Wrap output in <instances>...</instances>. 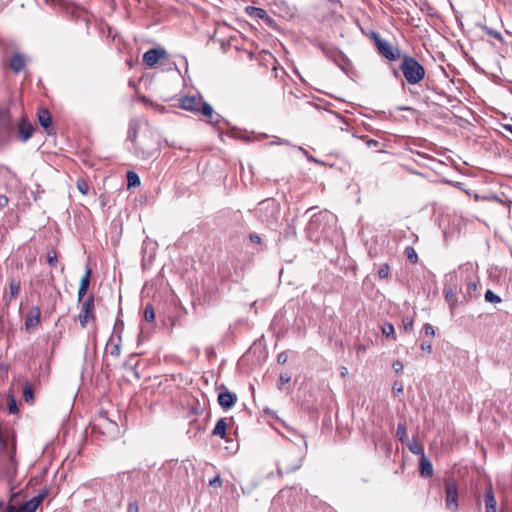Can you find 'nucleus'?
<instances>
[{"mask_svg":"<svg viewBox=\"0 0 512 512\" xmlns=\"http://www.w3.org/2000/svg\"><path fill=\"white\" fill-rule=\"evenodd\" d=\"M304 446L303 449L296 445H290L280 452L277 460L278 476L295 472L301 468L305 458V449L307 448L306 441H304Z\"/></svg>","mask_w":512,"mask_h":512,"instance_id":"obj_1","label":"nucleus"},{"mask_svg":"<svg viewBox=\"0 0 512 512\" xmlns=\"http://www.w3.org/2000/svg\"><path fill=\"white\" fill-rule=\"evenodd\" d=\"M335 222V216L328 211H320L313 214L305 228L307 237L311 241L318 242L322 237L328 235Z\"/></svg>","mask_w":512,"mask_h":512,"instance_id":"obj_2","label":"nucleus"},{"mask_svg":"<svg viewBox=\"0 0 512 512\" xmlns=\"http://www.w3.org/2000/svg\"><path fill=\"white\" fill-rule=\"evenodd\" d=\"M401 60L399 69L407 83L410 85L419 84L425 77V68L423 65L416 58L407 54L404 55Z\"/></svg>","mask_w":512,"mask_h":512,"instance_id":"obj_3","label":"nucleus"},{"mask_svg":"<svg viewBox=\"0 0 512 512\" xmlns=\"http://www.w3.org/2000/svg\"><path fill=\"white\" fill-rule=\"evenodd\" d=\"M133 147L134 154L141 160L152 159L158 154V143L151 133L143 134Z\"/></svg>","mask_w":512,"mask_h":512,"instance_id":"obj_4","label":"nucleus"},{"mask_svg":"<svg viewBox=\"0 0 512 512\" xmlns=\"http://www.w3.org/2000/svg\"><path fill=\"white\" fill-rule=\"evenodd\" d=\"M461 276H465L466 288L463 292L466 301H470L477 297L478 277L475 276V267L472 263L468 262L461 265L458 269Z\"/></svg>","mask_w":512,"mask_h":512,"instance_id":"obj_5","label":"nucleus"},{"mask_svg":"<svg viewBox=\"0 0 512 512\" xmlns=\"http://www.w3.org/2000/svg\"><path fill=\"white\" fill-rule=\"evenodd\" d=\"M370 38L374 41L378 52L381 56L385 57L390 61H396L401 57V51L398 47L393 46L388 41L382 39L377 32H372Z\"/></svg>","mask_w":512,"mask_h":512,"instance_id":"obj_6","label":"nucleus"},{"mask_svg":"<svg viewBox=\"0 0 512 512\" xmlns=\"http://www.w3.org/2000/svg\"><path fill=\"white\" fill-rule=\"evenodd\" d=\"M445 506L448 510L452 512H456L459 504H458V487L456 482L453 479L445 480Z\"/></svg>","mask_w":512,"mask_h":512,"instance_id":"obj_7","label":"nucleus"},{"mask_svg":"<svg viewBox=\"0 0 512 512\" xmlns=\"http://www.w3.org/2000/svg\"><path fill=\"white\" fill-rule=\"evenodd\" d=\"M77 318L82 328H85L90 320H95L93 295L83 301Z\"/></svg>","mask_w":512,"mask_h":512,"instance_id":"obj_8","label":"nucleus"},{"mask_svg":"<svg viewBox=\"0 0 512 512\" xmlns=\"http://www.w3.org/2000/svg\"><path fill=\"white\" fill-rule=\"evenodd\" d=\"M319 47L323 54L328 59L332 60L337 66L342 68L343 65L346 63L347 57L338 48L324 44H321Z\"/></svg>","mask_w":512,"mask_h":512,"instance_id":"obj_9","label":"nucleus"},{"mask_svg":"<svg viewBox=\"0 0 512 512\" xmlns=\"http://www.w3.org/2000/svg\"><path fill=\"white\" fill-rule=\"evenodd\" d=\"M167 56V52L163 48H153L146 51L143 55V62L148 67L155 66L161 58Z\"/></svg>","mask_w":512,"mask_h":512,"instance_id":"obj_10","label":"nucleus"},{"mask_svg":"<svg viewBox=\"0 0 512 512\" xmlns=\"http://www.w3.org/2000/svg\"><path fill=\"white\" fill-rule=\"evenodd\" d=\"M45 496L46 491L39 493L32 499L26 501L16 512H35Z\"/></svg>","mask_w":512,"mask_h":512,"instance_id":"obj_11","label":"nucleus"},{"mask_svg":"<svg viewBox=\"0 0 512 512\" xmlns=\"http://www.w3.org/2000/svg\"><path fill=\"white\" fill-rule=\"evenodd\" d=\"M41 311L39 307H33L26 316L25 328L30 331L40 324Z\"/></svg>","mask_w":512,"mask_h":512,"instance_id":"obj_12","label":"nucleus"},{"mask_svg":"<svg viewBox=\"0 0 512 512\" xmlns=\"http://www.w3.org/2000/svg\"><path fill=\"white\" fill-rule=\"evenodd\" d=\"M202 104L203 100L197 96H186L181 100V107L192 112H198Z\"/></svg>","mask_w":512,"mask_h":512,"instance_id":"obj_13","label":"nucleus"},{"mask_svg":"<svg viewBox=\"0 0 512 512\" xmlns=\"http://www.w3.org/2000/svg\"><path fill=\"white\" fill-rule=\"evenodd\" d=\"M484 500L485 512H497V502L491 485H489L484 492Z\"/></svg>","mask_w":512,"mask_h":512,"instance_id":"obj_14","label":"nucleus"},{"mask_svg":"<svg viewBox=\"0 0 512 512\" xmlns=\"http://www.w3.org/2000/svg\"><path fill=\"white\" fill-rule=\"evenodd\" d=\"M236 400V395L229 391L221 392L218 395V403L224 410L232 408Z\"/></svg>","mask_w":512,"mask_h":512,"instance_id":"obj_15","label":"nucleus"},{"mask_svg":"<svg viewBox=\"0 0 512 512\" xmlns=\"http://www.w3.org/2000/svg\"><path fill=\"white\" fill-rule=\"evenodd\" d=\"M18 130L20 138L23 142H26L33 135L34 128L31 123L22 118L18 124Z\"/></svg>","mask_w":512,"mask_h":512,"instance_id":"obj_16","label":"nucleus"},{"mask_svg":"<svg viewBox=\"0 0 512 512\" xmlns=\"http://www.w3.org/2000/svg\"><path fill=\"white\" fill-rule=\"evenodd\" d=\"M203 116L208 118L210 123H218L220 119V115L215 113L212 106L206 102H203L199 111Z\"/></svg>","mask_w":512,"mask_h":512,"instance_id":"obj_17","label":"nucleus"},{"mask_svg":"<svg viewBox=\"0 0 512 512\" xmlns=\"http://www.w3.org/2000/svg\"><path fill=\"white\" fill-rule=\"evenodd\" d=\"M246 13L252 17L265 20L266 22L272 21V18L267 14L266 10H264L263 8L247 6Z\"/></svg>","mask_w":512,"mask_h":512,"instance_id":"obj_18","label":"nucleus"},{"mask_svg":"<svg viewBox=\"0 0 512 512\" xmlns=\"http://www.w3.org/2000/svg\"><path fill=\"white\" fill-rule=\"evenodd\" d=\"M24 66H25V59L21 54L16 53L10 58L9 67L14 72H16V73L20 72L24 68Z\"/></svg>","mask_w":512,"mask_h":512,"instance_id":"obj_19","label":"nucleus"},{"mask_svg":"<svg viewBox=\"0 0 512 512\" xmlns=\"http://www.w3.org/2000/svg\"><path fill=\"white\" fill-rule=\"evenodd\" d=\"M37 116H38V121H39L40 125L43 128L48 129L51 125L50 112L45 108H40L37 112Z\"/></svg>","mask_w":512,"mask_h":512,"instance_id":"obj_20","label":"nucleus"},{"mask_svg":"<svg viewBox=\"0 0 512 512\" xmlns=\"http://www.w3.org/2000/svg\"><path fill=\"white\" fill-rule=\"evenodd\" d=\"M106 353L117 358L121 353L120 339L118 342L113 341V337L111 336L107 345H106Z\"/></svg>","mask_w":512,"mask_h":512,"instance_id":"obj_21","label":"nucleus"},{"mask_svg":"<svg viewBox=\"0 0 512 512\" xmlns=\"http://www.w3.org/2000/svg\"><path fill=\"white\" fill-rule=\"evenodd\" d=\"M420 472L424 477H430L433 473V467L428 458L423 455L420 459Z\"/></svg>","mask_w":512,"mask_h":512,"instance_id":"obj_22","label":"nucleus"},{"mask_svg":"<svg viewBox=\"0 0 512 512\" xmlns=\"http://www.w3.org/2000/svg\"><path fill=\"white\" fill-rule=\"evenodd\" d=\"M138 128H139V125L136 121H131L129 123V129H128V133H127V140L128 141H131L133 143V146L139 142V140L137 139V135H138Z\"/></svg>","mask_w":512,"mask_h":512,"instance_id":"obj_23","label":"nucleus"},{"mask_svg":"<svg viewBox=\"0 0 512 512\" xmlns=\"http://www.w3.org/2000/svg\"><path fill=\"white\" fill-rule=\"evenodd\" d=\"M226 429H227V422H226V419L225 418H221L217 421L213 431H212V434L214 436H219L221 438H224L225 437V434H226Z\"/></svg>","mask_w":512,"mask_h":512,"instance_id":"obj_24","label":"nucleus"},{"mask_svg":"<svg viewBox=\"0 0 512 512\" xmlns=\"http://www.w3.org/2000/svg\"><path fill=\"white\" fill-rule=\"evenodd\" d=\"M9 289H10V297L9 301L16 298L20 293V282L16 280H11L9 283Z\"/></svg>","mask_w":512,"mask_h":512,"instance_id":"obj_25","label":"nucleus"},{"mask_svg":"<svg viewBox=\"0 0 512 512\" xmlns=\"http://www.w3.org/2000/svg\"><path fill=\"white\" fill-rule=\"evenodd\" d=\"M444 295L446 301L449 302L450 309L453 310L455 308V292L452 288H444Z\"/></svg>","mask_w":512,"mask_h":512,"instance_id":"obj_26","label":"nucleus"},{"mask_svg":"<svg viewBox=\"0 0 512 512\" xmlns=\"http://www.w3.org/2000/svg\"><path fill=\"white\" fill-rule=\"evenodd\" d=\"M23 397L27 403H33L34 401L33 390L29 383H25L23 387Z\"/></svg>","mask_w":512,"mask_h":512,"instance_id":"obj_27","label":"nucleus"},{"mask_svg":"<svg viewBox=\"0 0 512 512\" xmlns=\"http://www.w3.org/2000/svg\"><path fill=\"white\" fill-rule=\"evenodd\" d=\"M144 319L147 322H153L155 320V311L152 304H147L144 309Z\"/></svg>","mask_w":512,"mask_h":512,"instance_id":"obj_28","label":"nucleus"},{"mask_svg":"<svg viewBox=\"0 0 512 512\" xmlns=\"http://www.w3.org/2000/svg\"><path fill=\"white\" fill-rule=\"evenodd\" d=\"M127 180H128V187H136V186L140 185V178L133 171H129L127 173Z\"/></svg>","mask_w":512,"mask_h":512,"instance_id":"obj_29","label":"nucleus"},{"mask_svg":"<svg viewBox=\"0 0 512 512\" xmlns=\"http://www.w3.org/2000/svg\"><path fill=\"white\" fill-rule=\"evenodd\" d=\"M409 450L415 455H424V448L418 441H412L409 444Z\"/></svg>","mask_w":512,"mask_h":512,"instance_id":"obj_30","label":"nucleus"},{"mask_svg":"<svg viewBox=\"0 0 512 512\" xmlns=\"http://www.w3.org/2000/svg\"><path fill=\"white\" fill-rule=\"evenodd\" d=\"M405 254L407 256V259L413 263V264H416L419 260L418 258V255H417V252L415 251V249L411 246H408L405 248Z\"/></svg>","mask_w":512,"mask_h":512,"instance_id":"obj_31","label":"nucleus"},{"mask_svg":"<svg viewBox=\"0 0 512 512\" xmlns=\"http://www.w3.org/2000/svg\"><path fill=\"white\" fill-rule=\"evenodd\" d=\"M382 333L387 338H392L393 340L396 339L394 326L391 323H386L382 326Z\"/></svg>","mask_w":512,"mask_h":512,"instance_id":"obj_32","label":"nucleus"},{"mask_svg":"<svg viewBox=\"0 0 512 512\" xmlns=\"http://www.w3.org/2000/svg\"><path fill=\"white\" fill-rule=\"evenodd\" d=\"M91 273H92L91 269L89 267H87L84 276L81 278L79 287L88 290L89 284H90Z\"/></svg>","mask_w":512,"mask_h":512,"instance_id":"obj_33","label":"nucleus"},{"mask_svg":"<svg viewBox=\"0 0 512 512\" xmlns=\"http://www.w3.org/2000/svg\"><path fill=\"white\" fill-rule=\"evenodd\" d=\"M396 436L401 442H404L407 438V429L405 424L399 423L396 430Z\"/></svg>","mask_w":512,"mask_h":512,"instance_id":"obj_34","label":"nucleus"},{"mask_svg":"<svg viewBox=\"0 0 512 512\" xmlns=\"http://www.w3.org/2000/svg\"><path fill=\"white\" fill-rule=\"evenodd\" d=\"M485 300L491 303L501 302V298L490 289H488L485 293Z\"/></svg>","mask_w":512,"mask_h":512,"instance_id":"obj_35","label":"nucleus"},{"mask_svg":"<svg viewBox=\"0 0 512 512\" xmlns=\"http://www.w3.org/2000/svg\"><path fill=\"white\" fill-rule=\"evenodd\" d=\"M414 320L410 316H405L402 319V326L406 332H411L413 330Z\"/></svg>","mask_w":512,"mask_h":512,"instance_id":"obj_36","label":"nucleus"},{"mask_svg":"<svg viewBox=\"0 0 512 512\" xmlns=\"http://www.w3.org/2000/svg\"><path fill=\"white\" fill-rule=\"evenodd\" d=\"M47 262L50 266L55 267L58 263L57 252L55 250H50L47 253Z\"/></svg>","mask_w":512,"mask_h":512,"instance_id":"obj_37","label":"nucleus"},{"mask_svg":"<svg viewBox=\"0 0 512 512\" xmlns=\"http://www.w3.org/2000/svg\"><path fill=\"white\" fill-rule=\"evenodd\" d=\"M390 267L387 263L382 264L378 270V276L380 279H386L389 276Z\"/></svg>","mask_w":512,"mask_h":512,"instance_id":"obj_38","label":"nucleus"},{"mask_svg":"<svg viewBox=\"0 0 512 512\" xmlns=\"http://www.w3.org/2000/svg\"><path fill=\"white\" fill-rule=\"evenodd\" d=\"M77 188H78L79 192L83 195H86L89 190L88 185L84 180L77 181Z\"/></svg>","mask_w":512,"mask_h":512,"instance_id":"obj_39","label":"nucleus"},{"mask_svg":"<svg viewBox=\"0 0 512 512\" xmlns=\"http://www.w3.org/2000/svg\"><path fill=\"white\" fill-rule=\"evenodd\" d=\"M8 411L11 413V414H16L18 412V406H17V403L15 401V399L12 397L9 399L8 401Z\"/></svg>","mask_w":512,"mask_h":512,"instance_id":"obj_40","label":"nucleus"},{"mask_svg":"<svg viewBox=\"0 0 512 512\" xmlns=\"http://www.w3.org/2000/svg\"><path fill=\"white\" fill-rule=\"evenodd\" d=\"M392 392L394 395H399L403 392V385L401 382L395 381L392 386Z\"/></svg>","mask_w":512,"mask_h":512,"instance_id":"obj_41","label":"nucleus"},{"mask_svg":"<svg viewBox=\"0 0 512 512\" xmlns=\"http://www.w3.org/2000/svg\"><path fill=\"white\" fill-rule=\"evenodd\" d=\"M392 368L393 370L397 373V374H400L403 372V364L401 361L399 360H396L393 362L392 364Z\"/></svg>","mask_w":512,"mask_h":512,"instance_id":"obj_42","label":"nucleus"},{"mask_svg":"<svg viewBox=\"0 0 512 512\" xmlns=\"http://www.w3.org/2000/svg\"><path fill=\"white\" fill-rule=\"evenodd\" d=\"M209 485L212 487H221L222 481L219 475L215 476L213 479L209 481Z\"/></svg>","mask_w":512,"mask_h":512,"instance_id":"obj_43","label":"nucleus"},{"mask_svg":"<svg viewBox=\"0 0 512 512\" xmlns=\"http://www.w3.org/2000/svg\"><path fill=\"white\" fill-rule=\"evenodd\" d=\"M424 331H425V334L428 335V336H434L435 335V330L433 328V326L429 323H426L424 325Z\"/></svg>","mask_w":512,"mask_h":512,"instance_id":"obj_44","label":"nucleus"},{"mask_svg":"<svg viewBox=\"0 0 512 512\" xmlns=\"http://www.w3.org/2000/svg\"><path fill=\"white\" fill-rule=\"evenodd\" d=\"M288 360V355L286 354V352H281L277 355V362L279 364H285Z\"/></svg>","mask_w":512,"mask_h":512,"instance_id":"obj_45","label":"nucleus"},{"mask_svg":"<svg viewBox=\"0 0 512 512\" xmlns=\"http://www.w3.org/2000/svg\"><path fill=\"white\" fill-rule=\"evenodd\" d=\"M486 31L489 35H491L493 38L495 39H498V40H502V35L501 33H499L498 31L496 30H493V29H488L486 28Z\"/></svg>","mask_w":512,"mask_h":512,"instance_id":"obj_46","label":"nucleus"},{"mask_svg":"<svg viewBox=\"0 0 512 512\" xmlns=\"http://www.w3.org/2000/svg\"><path fill=\"white\" fill-rule=\"evenodd\" d=\"M127 512H139V506L137 502H130L127 507Z\"/></svg>","mask_w":512,"mask_h":512,"instance_id":"obj_47","label":"nucleus"},{"mask_svg":"<svg viewBox=\"0 0 512 512\" xmlns=\"http://www.w3.org/2000/svg\"><path fill=\"white\" fill-rule=\"evenodd\" d=\"M355 349H356L358 356H360L361 354H364L367 350V348L364 344H356Z\"/></svg>","mask_w":512,"mask_h":512,"instance_id":"obj_48","label":"nucleus"},{"mask_svg":"<svg viewBox=\"0 0 512 512\" xmlns=\"http://www.w3.org/2000/svg\"><path fill=\"white\" fill-rule=\"evenodd\" d=\"M421 349L423 351H426V352L430 353L432 351V345H431L430 342L424 341V342L421 343Z\"/></svg>","mask_w":512,"mask_h":512,"instance_id":"obj_49","label":"nucleus"},{"mask_svg":"<svg viewBox=\"0 0 512 512\" xmlns=\"http://www.w3.org/2000/svg\"><path fill=\"white\" fill-rule=\"evenodd\" d=\"M366 145L368 148H372V147H378L380 145V143L375 139H367Z\"/></svg>","mask_w":512,"mask_h":512,"instance_id":"obj_50","label":"nucleus"},{"mask_svg":"<svg viewBox=\"0 0 512 512\" xmlns=\"http://www.w3.org/2000/svg\"><path fill=\"white\" fill-rule=\"evenodd\" d=\"M279 380H280L281 384H286V383L290 382L291 377L288 374H281L279 377Z\"/></svg>","mask_w":512,"mask_h":512,"instance_id":"obj_51","label":"nucleus"},{"mask_svg":"<svg viewBox=\"0 0 512 512\" xmlns=\"http://www.w3.org/2000/svg\"><path fill=\"white\" fill-rule=\"evenodd\" d=\"M87 293V289H84V288H81L79 287L78 289V301L81 302L82 299L84 298V296L86 295Z\"/></svg>","mask_w":512,"mask_h":512,"instance_id":"obj_52","label":"nucleus"},{"mask_svg":"<svg viewBox=\"0 0 512 512\" xmlns=\"http://www.w3.org/2000/svg\"><path fill=\"white\" fill-rule=\"evenodd\" d=\"M249 238H250V240H251L252 242H254V243H260V242H261V238H260V236H259V235H257V234H250V235H249Z\"/></svg>","mask_w":512,"mask_h":512,"instance_id":"obj_53","label":"nucleus"},{"mask_svg":"<svg viewBox=\"0 0 512 512\" xmlns=\"http://www.w3.org/2000/svg\"><path fill=\"white\" fill-rule=\"evenodd\" d=\"M271 144H277V145H290V142L285 139H279L278 141H273Z\"/></svg>","mask_w":512,"mask_h":512,"instance_id":"obj_54","label":"nucleus"},{"mask_svg":"<svg viewBox=\"0 0 512 512\" xmlns=\"http://www.w3.org/2000/svg\"><path fill=\"white\" fill-rule=\"evenodd\" d=\"M7 203H8V198L4 195H1L0 196V206L4 207L5 205H7Z\"/></svg>","mask_w":512,"mask_h":512,"instance_id":"obj_55","label":"nucleus"},{"mask_svg":"<svg viewBox=\"0 0 512 512\" xmlns=\"http://www.w3.org/2000/svg\"><path fill=\"white\" fill-rule=\"evenodd\" d=\"M347 375H348V369H347V367L342 366V367L340 368V376L344 378V377H346Z\"/></svg>","mask_w":512,"mask_h":512,"instance_id":"obj_56","label":"nucleus"},{"mask_svg":"<svg viewBox=\"0 0 512 512\" xmlns=\"http://www.w3.org/2000/svg\"><path fill=\"white\" fill-rule=\"evenodd\" d=\"M504 127L507 131H509L512 134V125H505Z\"/></svg>","mask_w":512,"mask_h":512,"instance_id":"obj_57","label":"nucleus"},{"mask_svg":"<svg viewBox=\"0 0 512 512\" xmlns=\"http://www.w3.org/2000/svg\"><path fill=\"white\" fill-rule=\"evenodd\" d=\"M399 110H402V111L410 110V107H400Z\"/></svg>","mask_w":512,"mask_h":512,"instance_id":"obj_58","label":"nucleus"},{"mask_svg":"<svg viewBox=\"0 0 512 512\" xmlns=\"http://www.w3.org/2000/svg\"><path fill=\"white\" fill-rule=\"evenodd\" d=\"M14 509H15V508H14V506H12V505H10V506L8 507V510H9V511H11V512H12V511H14Z\"/></svg>","mask_w":512,"mask_h":512,"instance_id":"obj_59","label":"nucleus"},{"mask_svg":"<svg viewBox=\"0 0 512 512\" xmlns=\"http://www.w3.org/2000/svg\"><path fill=\"white\" fill-rule=\"evenodd\" d=\"M299 150H301L302 152L306 153V151L302 147H299Z\"/></svg>","mask_w":512,"mask_h":512,"instance_id":"obj_60","label":"nucleus"},{"mask_svg":"<svg viewBox=\"0 0 512 512\" xmlns=\"http://www.w3.org/2000/svg\"><path fill=\"white\" fill-rule=\"evenodd\" d=\"M111 424H112L114 427H116V428H117V424H116V423L111 422Z\"/></svg>","mask_w":512,"mask_h":512,"instance_id":"obj_61","label":"nucleus"}]
</instances>
